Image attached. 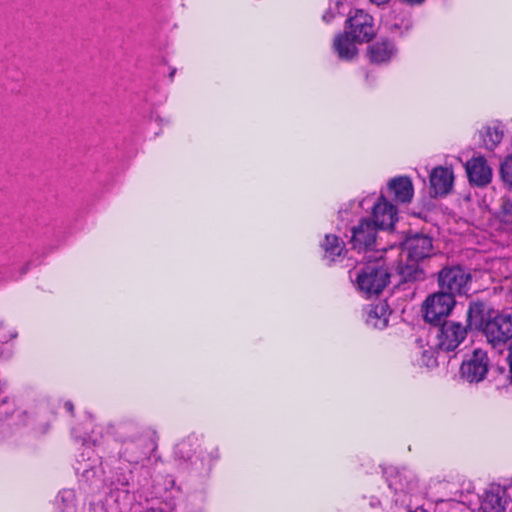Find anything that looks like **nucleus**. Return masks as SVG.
Returning <instances> with one entry per match:
<instances>
[{"label":"nucleus","instance_id":"nucleus-1","mask_svg":"<svg viewBox=\"0 0 512 512\" xmlns=\"http://www.w3.org/2000/svg\"><path fill=\"white\" fill-rule=\"evenodd\" d=\"M393 252L398 254L399 248L391 246L389 249L375 251L377 256H368V263L355 272L356 285L360 292L366 296H372L383 291L389 282V270L391 269L386 263L384 255Z\"/></svg>","mask_w":512,"mask_h":512},{"label":"nucleus","instance_id":"nucleus-2","mask_svg":"<svg viewBox=\"0 0 512 512\" xmlns=\"http://www.w3.org/2000/svg\"><path fill=\"white\" fill-rule=\"evenodd\" d=\"M403 249L407 252V257L411 264L402 265L398 263L395 270L405 280L423 279L424 273L416 264L433 255L432 238L419 233L408 235L403 242Z\"/></svg>","mask_w":512,"mask_h":512},{"label":"nucleus","instance_id":"nucleus-3","mask_svg":"<svg viewBox=\"0 0 512 512\" xmlns=\"http://www.w3.org/2000/svg\"><path fill=\"white\" fill-rule=\"evenodd\" d=\"M471 275L460 266L445 267L438 275V282L441 291L452 294H464L468 291V284Z\"/></svg>","mask_w":512,"mask_h":512},{"label":"nucleus","instance_id":"nucleus-4","mask_svg":"<svg viewBox=\"0 0 512 512\" xmlns=\"http://www.w3.org/2000/svg\"><path fill=\"white\" fill-rule=\"evenodd\" d=\"M467 328L461 323L448 321L436 328L435 348L449 352L455 350L466 338Z\"/></svg>","mask_w":512,"mask_h":512},{"label":"nucleus","instance_id":"nucleus-5","mask_svg":"<svg viewBox=\"0 0 512 512\" xmlns=\"http://www.w3.org/2000/svg\"><path fill=\"white\" fill-rule=\"evenodd\" d=\"M483 333L493 347L506 344L512 338V316L498 314L486 321Z\"/></svg>","mask_w":512,"mask_h":512},{"label":"nucleus","instance_id":"nucleus-6","mask_svg":"<svg viewBox=\"0 0 512 512\" xmlns=\"http://www.w3.org/2000/svg\"><path fill=\"white\" fill-rule=\"evenodd\" d=\"M378 228L372 224L370 219H362L358 225L351 229V243L353 249L361 252H373L372 256H375L374 248L378 246L377 237ZM384 248L379 249L380 251ZM378 249H376L377 251Z\"/></svg>","mask_w":512,"mask_h":512},{"label":"nucleus","instance_id":"nucleus-7","mask_svg":"<svg viewBox=\"0 0 512 512\" xmlns=\"http://www.w3.org/2000/svg\"><path fill=\"white\" fill-rule=\"evenodd\" d=\"M455 305V299L452 294L440 292L429 296L424 302V317L430 323L441 321L447 317Z\"/></svg>","mask_w":512,"mask_h":512},{"label":"nucleus","instance_id":"nucleus-8","mask_svg":"<svg viewBox=\"0 0 512 512\" xmlns=\"http://www.w3.org/2000/svg\"><path fill=\"white\" fill-rule=\"evenodd\" d=\"M345 32L359 43L370 41L375 35L372 17L363 10H356L347 19Z\"/></svg>","mask_w":512,"mask_h":512},{"label":"nucleus","instance_id":"nucleus-9","mask_svg":"<svg viewBox=\"0 0 512 512\" xmlns=\"http://www.w3.org/2000/svg\"><path fill=\"white\" fill-rule=\"evenodd\" d=\"M488 372L487 353L482 349H475L472 356L464 361L460 368L463 379L469 383L482 381Z\"/></svg>","mask_w":512,"mask_h":512},{"label":"nucleus","instance_id":"nucleus-10","mask_svg":"<svg viewBox=\"0 0 512 512\" xmlns=\"http://www.w3.org/2000/svg\"><path fill=\"white\" fill-rule=\"evenodd\" d=\"M396 221V207L389 203L384 196H380L372 207V224L378 229L388 230L394 227Z\"/></svg>","mask_w":512,"mask_h":512},{"label":"nucleus","instance_id":"nucleus-11","mask_svg":"<svg viewBox=\"0 0 512 512\" xmlns=\"http://www.w3.org/2000/svg\"><path fill=\"white\" fill-rule=\"evenodd\" d=\"M465 168L471 183L480 187L490 183L492 170L484 157L479 156L472 158L466 163Z\"/></svg>","mask_w":512,"mask_h":512},{"label":"nucleus","instance_id":"nucleus-12","mask_svg":"<svg viewBox=\"0 0 512 512\" xmlns=\"http://www.w3.org/2000/svg\"><path fill=\"white\" fill-rule=\"evenodd\" d=\"M454 174L448 167H435L430 173V185L434 196L448 194L453 186Z\"/></svg>","mask_w":512,"mask_h":512},{"label":"nucleus","instance_id":"nucleus-13","mask_svg":"<svg viewBox=\"0 0 512 512\" xmlns=\"http://www.w3.org/2000/svg\"><path fill=\"white\" fill-rule=\"evenodd\" d=\"M388 486L396 493H408L416 487L413 474L407 470L392 469L387 472Z\"/></svg>","mask_w":512,"mask_h":512},{"label":"nucleus","instance_id":"nucleus-14","mask_svg":"<svg viewBox=\"0 0 512 512\" xmlns=\"http://www.w3.org/2000/svg\"><path fill=\"white\" fill-rule=\"evenodd\" d=\"M505 494L499 486L487 490L481 500L482 512H504L507 504Z\"/></svg>","mask_w":512,"mask_h":512},{"label":"nucleus","instance_id":"nucleus-15","mask_svg":"<svg viewBox=\"0 0 512 512\" xmlns=\"http://www.w3.org/2000/svg\"><path fill=\"white\" fill-rule=\"evenodd\" d=\"M388 188L393 194L394 200L399 203H410L413 194V184L409 177L400 176L389 181Z\"/></svg>","mask_w":512,"mask_h":512},{"label":"nucleus","instance_id":"nucleus-16","mask_svg":"<svg viewBox=\"0 0 512 512\" xmlns=\"http://www.w3.org/2000/svg\"><path fill=\"white\" fill-rule=\"evenodd\" d=\"M355 43L350 34L346 32L338 34L333 41V50L341 60H352L357 54Z\"/></svg>","mask_w":512,"mask_h":512},{"label":"nucleus","instance_id":"nucleus-17","mask_svg":"<svg viewBox=\"0 0 512 512\" xmlns=\"http://www.w3.org/2000/svg\"><path fill=\"white\" fill-rule=\"evenodd\" d=\"M371 62L381 64L390 61L397 53L394 44L387 40H381L369 47Z\"/></svg>","mask_w":512,"mask_h":512},{"label":"nucleus","instance_id":"nucleus-18","mask_svg":"<svg viewBox=\"0 0 512 512\" xmlns=\"http://www.w3.org/2000/svg\"><path fill=\"white\" fill-rule=\"evenodd\" d=\"M390 310L386 302L371 305L367 310L366 323L376 329H384L388 325Z\"/></svg>","mask_w":512,"mask_h":512},{"label":"nucleus","instance_id":"nucleus-19","mask_svg":"<svg viewBox=\"0 0 512 512\" xmlns=\"http://www.w3.org/2000/svg\"><path fill=\"white\" fill-rule=\"evenodd\" d=\"M324 258L329 262H335L342 257L344 243L335 235H326L322 243Z\"/></svg>","mask_w":512,"mask_h":512},{"label":"nucleus","instance_id":"nucleus-20","mask_svg":"<svg viewBox=\"0 0 512 512\" xmlns=\"http://www.w3.org/2000/svg\"><path fill=\"white\" fill-rule=\"evenodd\" d=\"M382 25L391 33L402 34L403 30L407 31L411 27V21L409 17H399L395 12H389L383 16Z\"/></svg>","mask_w":512,"mask_h":512},{"label":"nucleus","instance_id":"nucleus-21","mask_svg":"<svg viewBox=\"0 0 512 512\" xmlns=\"http://www.w3.org/2000/svg\"><path fill=\"white\" fill-rule=\"evenodd\" d=\"M485 323V305L482 302H472L467 311V327L483 330Z\"/></svg>","mask_w":512,"mask_h":512},{"label":"nucleus","instance_id":"nucleus-22","mask_svg":"<svg viewBox=\"0 0 512 512\" xmlns=\"http://www.w3.org/2000/svg\"><path fill=\"white\" fill-rule=\"evenodd\" d=\"M504 131L499 125L486 126L481 130V137L486 149L494 150L502 141Z\"/></svg>","mask_w":512,"mask_h":512},{"label":"nucleus","instance_id":"nucleus-23","mask_svg":"<svg viewBox=\"0 0 512 512\" xmlns=\"http://www.w3.org/2000/svg\"><path fill=\"white\" fill-rule=\"evenodd\" d=\"M193 446H198V438L188 436L176 446V454L183 459L189 460L192 456V452L195 451V449H192Z\"/></svg>","mask_w":512,"mask_h":512},{"label":"nucleus","instance_id":"nucleus-24","mask_svg":"<svg viewBox=\"0 0 512 512\" xmlns=\"http://www.w3.org/2000/svg\"><path fill=\"white\" fill-rule=\"evenodd\" d=\"M136 448V445H131L126 448L124 455L128 462L133 464H144L145 460H150V453L154 450V444L149 443L147 449L141 452V455L135 456L133 455V451Z\"/></svg>","mask_w":512,"mask_h":512},{"label":"nucleus","instance_id":"nucleus-25","mask_svg":"<svg viewBox=\"0 0 512 512\" xmlns=\"http://www.w3.org/2000/svg\"><path fill=\"white\" fill-rule=\"evenodd\" d=\"M343 6L344 0H330L329 8L323 14V21L329 23L335 17L336 14H343Z\"/></svg>","mask_w":512,"mask_h":512},{"label":"nucleus","instance_id":"nucleus-26","mask_svg":"<svg viewBox=\"0 0 512 512\" xmlns=\"http://www.w3.org/2000/svg\"><path fill=\"white\" fill-rule=\"evenodd\" d=\"M503 181L512 187V155L506 157L500 168Z\"/></svg>","mask_w":512,"mask_h":512},{"label":"nucleus","instance_id":"nucleus-27","mask_svg":"<svg viewBox=\"0 0 512 512\" xmlns=\"http://www.w3.org/2000/svg\"><path fill=\"white\" fill-rule=\"evenodd\" d=\"M502 221L509 225L512 224V200H506L502 205Z\"/></svg>","mask_w":512,"mask_h":512},{"label":"nucleus","instance_id":"nucleus-28","mask_svg":"<svg viewBox=\"0 0 512 512\" xmlns=\"http://www.w3.org/2000/svg\"><path fill=\"white\" fill-rule=\"evenodd\" d=\"M418 363L426 367H432L436 364V358L434 357L433 353L429 351H423L421 358L418 360Z\"/></svg>","mask_w":512,"mask_h":512},{"label":"nucleus","instance_id":"nucleus-29","mask_svg":"<svg viewBox=\"0 0 512 512\" xmlns=\"http://www.w3.org/2000/svg\"><path fill=\"white\" fill-rule=\"evenodd\" d=\"M16 337V333L12 330L5 331L4 323L0 322V341L7 342Z\"/></svg>","mask_w":512,"mask_h":512},{"label":"nucleus","instance_id":"nucleus-30","mask_svg":"<svg viewBox=\"0 0 512 512\" xmlns=\"http://www.w3.org/2000/svg\"><path fill=\"white\" fill-rule=\"evenodd\" d=\"M508 359H509V366H510V370H509V387L512 389V347L510 348Z\"/></svg>","mask_w":512,"mask_h":512},{"label":"nucleus","instance_id":"nucleus-31","mask_svg":"<svg viewBox=\"0 0 512 512\" xmlns=\"http://www.w3.org/2000/svg\"><path fill=\"white\" fill-rule=\"evenodd\" d=\"M29 269V264L26 263L20 268V276L24 275Z\"/></svg>","mask_w":512,"mask_h":512},{"label":"nucleus","instance_id":"nucleus-32","mask_svg":"<svg viewBox=\"0 0 512 512\" xmlns=\"http://www.w3.org/2000/svg\"><path fill=\"white\" fill-rule=\"evenodd\" d=\"M407 3H409L410 5H419L421 3H423L425 0H405Z\"/></svg>","mask_w":512,"mask_h":512},{"label":"nucleus","instance_id":"nucleus-33","mask_svg":"<svg viewBox=\"0 0 512 512\" xmlns=\"http://www.w3.org/2000/svg\"><path fill=\"white\" fill-rule=\"evenodd\" d=\"M371 1L377 5H381V4L388 2V0H371Z\"/></svg>","mask_w":512,"mask_h":512},{"label":"nucleus","instance_id":"nucleus-34","mask_svg":"<svg viewBox=\"0 0 512 512\" xmlns=\"http://www.w3.org/2000/svg\"><path fill=\"white\" fill-rule=\"evenodd\" d=\"M65 407H66V410L67 409L68 410H72L73 409V405L71 403H68V402H66Z\"/></svg>","mask_w":512,"mask_h":512},{"label":"nucleus","instance_id":"nucleus-35","mask_svg":"<svg viewBox=\"0 0 512 512\" xmlns=\"http://www.w3.org/2000/svg\"><path fill=\"white\" fill-rule=\"evenodd\" d=\"M345 214H346V211H340V215L342 218L344 217Z\"/></svg>","mask_w":512,"mask_h":512},{"label":"nucleus","instance_id":"nucleus-36","mask_svg":"<svg viewBox=\"0 0 512 512\" xmlns=\"http://www.w3.org/2000/svg\"><path fill=\"white\" fill-rule=\"evenodd\" d=\"M368 199H364L362 202H360V206H363L364 202H367Z\"/></svg>","mask_w":512,"mask_h":512}]
</instances>
